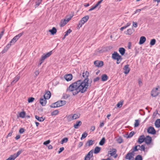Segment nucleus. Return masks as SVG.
Wrapping results in <instances>:
<instances>
[{"mask_svg":"<svg viewBox=\"0 0 160 160\" xmlns=\"http://www.w3.org/2000/svg\"><path fill=\"white\" fill-rule=\"evenodd\" d=\"M108 78V76L106 74H103L101 76V79L102 81H106Z\"/></svg>","mask_w":160,"mask_h":160,"instance_id":"24","label":"nucleus"},{"mask_svg":"<svg viewBox=\"0 0 160 160\" xmlns=\"http://www.w3.org/2000/svg\"><path fill=\"white\" fill-rule=\"evenodd\" d=\"M26 114L25 112L24 111L21 112L19 113V116L20 117L23 118L25 117Z\"/></svg>","mask_w":160,"mask_h":160,"instance_id":"34","label":"nucleus"},{"mask_svg":"<svg viewBox=\"0 0 160 160\" xmlns=\"http://www.w3.org/2000/svg\"><path fill=\"white\" fill-rule=\"evenodd\" d=\"M117 150L115 148L110 149L108 151V154H110L111 156H114V158H116L117 156L116 154Z\"/></svg>","mask_w":160,"mask_h":160,"instance_id":"3","label":"nucleus"},{"mask_svg":"<svg viewBox=\"0 0 160 160\" xmlns=\"http://www.w3.org/2000/svg\"><path fill=\"white\" fill-rule=\"evenodd\" d=\"M89 75V72L87 71H86L85 72H83L82 73V76L85 78V79H87L88 80V82H89V79L88 77Z\"/></svg>","mask_w":160,"mask_h":160,"instance_id":"18","label":"nucleus"},{"mask_svg":"<svg viewBox=\"0 0 160 160\" xmlns=\"http://www.w3.org/2000/svg\"><path fill=\"white\" fill-rule=\"evenodd\" d=\"M94 142V141H93L92 140H88L85 144V146L87 147V146H89L92 145L93 144Z\"/></svg>","mask_w":160,"mask_h":160,"instance_id":"23","label":"nucleus"},{"mask_svg":"<svg viewBox=\"0 0 160 160\" xmlns=\"http://www.w3.org/2000/svg\"><path fill=\"white\" fill-rule=\"evenodd\" d=\"M147 132L150 134H154L156 133V131L154 128L152 127H149L147 130Z\"/></svg>","mask_w":160,"mask_h":160,"instance_id":"7","label":"nucleus"},{"mask_svg":"<svg viewBox=\"0 0 160 160\" xmlns=\"http://www.w3.org/2000/svg\"><path fill=\"white\" fill-rule=\"evenodd\" d=\"M69 117L72 118V120L76 119L77 118H79L80 115L77 114H75L72 116V115H69L68 116Z\"/></svg>","mask_w":160,"mask_h":160,"instance_id":"21","label":"nucleus"},{"mask_svg":"<svg viewBox=\"0 0 160 160\" xmlns=\"http://www.w3.org/2000/svg\"><path fill=\"white\" fill-rule=\"evenodd\" d=\"M83 145V143L82 142H81L79 143L78 145V147L79 148H80Z\"/></svg>","mask_w":160,"mask_h":160,"instance_id":"59","label":"nucleus"},{"mask_svg":"<svg viewBox=\"0 0 160 160\" xmlns=\"http://www.w3.org/2000/svg\"><path fill=\"white\" fill-rule=\"evenodd\" d=\"M139 148H139V150L141 151H145V145H142L141 146H140V147H139Z\"/></svg>","mask_w":160,"mask_h":160,"instance_id":"44","label":"nucleus"},{"mask_svg":"<svg viewBox=\"0 0 160 160\" xmlns=\"http://www.w3.org/2000/svg\"><path fill=\"white\" fill-rule=\"evenodd\" d=\"M16 42L14 40H13V39L12 38L11 40V41L10 42V44H11V45H13L14 44L15 42Z\"/></svg>","mask_w":160,"mask_h":160,"instance_id":"60","label":"nucleus"},{"mask_svg":"<svg viewBox=\"0 0 160 160\" xmlns=\"http://www.w3.org/2000/svg\"><path fill=\"white\" fill-rule=\"evenodd\" d=\"M135 160H142V156L141 155H138L136 157Z\"/></svg>","mask_w":160,"mask_h":160,"instance_id":"36","label":"nucleus"},{"mask_svg":"<svg viewBox=\"0 0 160 160\" xmlns=\"http://www.w3.org/2000/svg\"><path fill=\"white\" fill-rule=\"evenodd\" d=\"M40 104L43 106H45L47 103V100L46 98L44 97L41 98L40 99Z\"/></svg>","mask_w":160,"mask_h":160,"instance_id":"9","label":"nucleus"},{"mask_svg":"<svg viewBox=\"0 0 160 160\" xmlns=\"http://www.w3.org/2000/svg\"><path fill=\"white\" fill-rule=\"evenodd\" d=\"M145 139V136L144 135H141L138 138V140L137 141V142H138L139 144H141L144 141Z\"/></svg>","mask_w":160,"mask_h":160,"instance_id":"15","label":"nucleus"},{"mask_svg":"<svg viewBox=\"0 0 160 160\" xmlns=\"http://www.w3.org/2000/svg\"><path fill=\"white\" fill-rule=\"evenodd\" d=\"M105 138L103 137L102 138V139L101 140L100 142H99V144L100 145L102 146L103 145L104 143H105Z\"/></svg>","mask_w":160,"mask_h":160,"instance_id":"32","label":"nucleus"},{"mask_svg":"<svg viewBox=\"0 0 160 160\" xmlns=\"http://www.w3.org/2000/svg\"><path fill=\"white\" fill-rule=\"evenodd\" d=\"M52 53V51H50L49 52L45 54H44V55L46 57V58H47L48 57H49Z\"/></svg>","mask_w":160,"mask_h":160,"instance_id":"40","label":"nucleus"},{"mask_svg":"<svg viewBox=\"0 0 160 160\" xmlns=\"http://www.w3.org/2000/svg\"><path fill=\"white\" fill-rule=\"evenodd\" d=\"M122 57H121V58L120 59H116L117 60V64H119L120 63L121 61H122Z\"/></svg>","mask_w":160,"mask_h":160,"instance_id":"55","label":"nucleus"},{"mask_svg":"<svg viewBox=\"0 0 160 160\" xmlns=\"http://www.w3.org/2000/svg\"><path fill=\"white\" fill-rule=\"evenodd\" d=\"M20 78V75L18 74L13 79V80L11 84L12 85H14L15 83L17 82L19 79Z\"/></svg>","mask_w":160,"mask_h":160,"instance_id":"10","label":"nucleus"},{"mask_svg":"<svg viewBox=\"0 0 160 160\" xmlns=\"http://www.w3.org/2000/svg\"><path fill=\"white\" fill-rule=\"evenodd\" d=\"M117 142H118V143H120V144L121 143H122V140L121 138H118L117 139Z\"/></svg>","mask_w":160,"mask_h":160,"instance_id":"53","label":"nucleus"},{"mask_svg":"<svg viewBox=\"0 0 160 160\" xmlns=\"http://www.w3.org/2000/svg\"><path fill=\"white\" fill-rule=\"evenodd\" d=\"M64 78L67 81H69L72 79V76L71 74H67L64 76Z\"/></svg>","mask_w":160,"mask_h":160,"instance_id":"14","label":"nucleus"},{"mask_svg":"<svg viewBox=\"0 0 160 160\" xmlns=\"http://www.w3.org/2000/svg\"><path fill=\"white\" fill-rule=\"evenodd\" d=\"M47 58L44 55V54H43V55L41 57L40 60H41V61L44 62V60L45 59H46Z\"/></svg>","mask_w":160,"mask_h":160,"instance_id":"49","label":"nucleus"},{"mask_svg":"<svg viewBox=\"0 0 160 160\" xmlns=\"http://www.w3.org/2000/svg\"><path fill=\"white\" fill-rule=\"evenodd\" d=\"M155 125L156 127L159 128L160 127V119H157L155 123Z\"/></svg>","mask_w":160,"mask_h":160,"instance_id":"29","label":"nucleus"},{"mask_svg":"<svg viewBox=\"0 0 160 160\" xmlns=\"http://www.w3.org/2000/svg\"><path fill=\"white\" fill-rule=\"evenodd\" d=\"M51 96V92L49 91H47L43 96L44 97L46 98V99L50 98Z\"/></svg>","mask_w":160,"mask_h":160,"instance_id":"20","label":"nucleus"},{"mask_svg":"<svg viewBox=\"0 0 160 160\" xmlns=\"http://www.w3.org/2000/svg\"><path fill=\"white\" fill-rule=\"evenodd\" d=\"M90 158L89 157H87V156H85L84 158V160H90Z\"/></svg>","mask_w":160,"mask_h":160,"instance_id":"64","label":"nucleus"},{"mask_svg":"<svg viewBox=\"0 0 160 160\" xmlns=\"http://www.w3.org/2000/svg\"><path fill=\"white\" fill-rule=\"evenodd\" d=\"M58 112V110H56L52 112L51 114L52 116L55 115H57Z\"/></svg>","mask_w":160,"mask_h":160,"instance_id":"41","label":"nucleus"},{"mask_svg":"<svg viewBox=\"0 0 160 160\" xmlns=\"http://www.w3.org/2000/svg\"><path fill=\"white\" fill-rule=\"evenodd\" d=\"M129 65L128 64L124 66L123 68L124 71L123 72L125 74H128L130 71V69L129 68Z\"/></svg>","mask_w":160,"mask_h":160,"instance_id":"12","label":"nucleus"},{"mask_svg":"<svg viewBox=\"0 0 160 160\" xmlns=\"http://www.w3.org/2000/svg\"><path fill=\"white\" fill-rule=\"evenodd\" d=\"M121 56L119 55L116 52H114L112 54V58L114 59H120Z\"/></svg>","mask_w":160,"mask_h":160,"instance_id":"8","label":"nucleus"},{"mask_svg":"<svg viewBox=\"0 0 160 160\" xmlns=\"http://www.w3.org/2000/svg\"><path fill=\"white\" fill-rule=\"evenodd\" d=\"M158 88H153L151 92L152 96L153 97H156L159 95V93L158 92Z\"/></svg>","mask_w":160,"mask_h":160,"instance_id":"5","label":"nucleus"},{"mask_svg":"<svg viewBox=\"0 0 160 160\" xmlns=\"http://www.w3.org/2000/svg\"><path fill=\"white\" fill-rule=\"evenodd\" d=\"M61 105L60 101H59L52 104L50 106V107L52 108H57L61 107Z\"/></svg>","mask_w":160,"mask_h":160,"instance_id":"11","label":"nucleus"},{"mask_svg":"<svg viewBox=\"0 0 160 160\" xmlns=\"http://www.w3.org/2000/svg\"><path fill=\"white\" fill-rule=\"evenodd\" d=\"M89 18V16L88 15H86L83 17L82 18V20L84 23L86 22Z\"/></svg>","mask_w":160,"mask_h":160,"instance_id":"27","label":"nucleus"},{"mask_svg":"<svg viewBox=\"0 0 160 160\" xmlns=\"http://www.w3.org/2000/svg\"><path fill=\"white\" fill-rule=\"evenodd\" d=\"M152 141V138L149 136H147L145 138L144 141L145 143L148 145L151 143Z\"/></svg>","mask_w":160,"mask_h":160,"instance_id":"13","label":"nucleus"},{"mask_svg":"<svg viewBox=\"0 0 160 160\" xmlns=\"http://www.w3.org/2000/svg\"><path fill=\"white\" fill-rule=\"evenodd\" d=\"M34 74L35 75V77H36L39 74V72L38 70L34 72Z\"/></svg>","mask_w":160,"mask_h":160,"instance_id":"62","label":"nucleus"},{"mask_svg":"<svg viewBox=\"0 0 160 160\" xmlns=\"http://www.w3.org/2000/svg\"><path fill=\"white\" fill-rule=\"evenodd\" d=\"M146 40V38L144 36H142L140 38L139 42V44L140 45L144 43Z\"/></svg>","mask_w":160,"mask_h":160,"instance_id":"22","label":"nucleus"},{"mask_svg":"<svg viewBox=\"0 0 160 160\" xmlns=\"http://www.w3.org/2000/svg\"><path fill=\"white\" fill-rule=\"evenodd\" d=\"M64 150V148L63 147L60 148L59 150L58 151V153H60Z\"/></svg>","mask_w":160,"mask_h":160,"instance_id":"57","label":"nucleus"},{"mask_svg":"<svg viewBox=\"0 0 160 160\" xmlns=\"http://www.w3.org/2000/svg\"><path fill=\"white\" fill-rule=\"evenodd\" d=\"M82 124L81 121H76L75 124L73 126L74 128L77 129L78 128V127L80 126Z\"/></svg>","mask_w":160,"mask_h":160,"instance_id":"17","label":"nucleus"},{"mask_svg":"<svg viewBox=\"0 0 160 160\" xmlns=\"http://www.w3.org/2000/svg\"><path fill=\"white\" fill-rule=\"evenodd\" d=\"M49 31L51 32V34L53 35L56 33L57 32V29L55 27H53L52 29L49 30Z\"/></svg>","mask_w":160,"mask_h":160,"instance_id":"25","label":"nucleus"},{"mask_svg":"<svg viewBox=\"0 0 160 160\" xmlns=\"http://www.w3.org/2000/svg\"><path fill=\"white\" fill-rule=\"evenodd\" d=\"M8 50V49H7V48L5 47L2 52V53L3 54L5 53Z\"/></svg>","mask_w":160,"mask_h":160,"instance_id":"58","label":"nucleus"},{"mask_svg":"<svg viewBox=\"0 0 160 160\" xmlns=\"http://www.w3.org/2000/svg\"><path fill=\"white\" fill-rule=\"evenodd\" d=\"M23 34V32H22L16 35L17 37L19 39Z\"/></svg>","mask_w":160,"mask_h":160,"instance_id":"50","label":"nucleus"},{"mask_svg":"<svg viewBox=\"0 0 160 160\" xmlns=\"http://www.w3.org/2000/svg\"><path fill=\"white\" fill-rule=\"evenodd\" d=\"M23 150L20 149L17 152V153H14L11 155L10 157L6 160H14L18 157L20 155Z\"/></svg>","mask_w":160,"mask_h":160,"instance_id":"2","label":"nucleus"},{"mask_svg":"<svg viewBox=\"0 0 160 160\" xmlns=\"http://www.w3.org/2000/svg\"><path fill=\"white\" fill-rule=\"evenodd\" d=\"M50 142V141L49 140H48L43 142V144L45 145H47L49 144Z\"/></svg>","mask_w":160,"mask_h":160,"instance_id":"52","label":"nucleus"},{"mask_svg":"<svg viewBox=\"0 0 160 160\" xmlns=\"http://www.w3.org/2000/svg\"><path fill=\"white\" fill-rule=\"evenodd\" d=\"M68 139L67 138H64L62 139L61 143L62 144L64 143H66L68 142Z\"/></svg>","mask_w":160,"mask_h":160,"instance_id":"38","label":"nucleus"},{"mask_svg":"<svg viewBox=\"0 0 160 160\" xmlns=\"http://www.w3.org/2000/svg\"><path fill=\"white\" fill-rule=\"evenodd\" d=\"M94 64L96 67H101L103 65V62L102 61L96 60L94 62Z\"/></svg>","mask_w":160,"mask_h":160,"instance_id":"6","label":"nucleus"},{"mask_svg":"<svg viewBox=\"0 0 160 160\" xmlns=\"http://www.w3.org/2000/svg\"><path fill=\"white\" fill-rule=\"evenodd\" d=\"M95 8V7H94V6H92L91 8L88 10L89 11H91L94 9Z\"/></svg>","mask_w":160,"mask_h":160,"instance_id":"63","label":"nucleus"},{"mask_svg":"<svg viewBox=\"0 0 160 160\" xmlns=\"http://www.w3.org/2000/svg\"><path fill=\"white\" fill-rule=\"evenodd\" d=\"M138 147H140V145H135L130 150L131 151H132L133 153H134V152L138 151L139 150V148H138Z\"/></svg>","mask_w":160,"mask_h":160,"instance_id":"19","label":"nucleus"},{"mask_svg":"<svg viewBox=\"0 0 160 160\" xmlns=\"http://www.w3.org/2000/svg\"><path fill=\"white\" fill-rule=\"evenodd\" d=\"M25 131V130L23 128H21L19 130V132L20 133H22Z\"/></svg>","mask_w":160,"mask_h":160,"instance_id":"56","label":"nucleus"},{"mask_svg":"<svg viewBox=\"0 0 160 160\" xmlns=\"http://www.w3.org/2000/svg\"><path fill=\"white\" fill-rule=\"evenodd\" d=\"M67 21H66V20L64 19L63 21H62L61 22L60 26L63 27L65 26L67 23Z\"/></svg>","mask_w":160,"mask_h":160,"instance_id":"33","label":"nucleus"},{"mask_svg":"<svg viewBox=\"0 0 160 160\" xmlns=\"http://www.w3.org/2000/svg\"><path fill=\"white\" fill-rule=\"evenodd\" d=\"M72 32V30L70 29H68L67 31L65 32V34L63 38H64L65 37L68 36Z\"/></svg>","mask_w":160,"mask_h":160,"instance_id":"31","label":"nucleus"},{"mask_svg":"<svg viewBox=\"0 0 160 160\" xmlns=\"http://www.w3.org/2000/svg\"><path fill=\"white\" fill-rule=\"evenodd\" d=\"M134 131H132L131 132L128 136V138H131L134 134Z\"/></svg>","mask_w":160,"mask_h":160,"instance_id":"45","label":"nucleus"},{"mask_svg":"<svg viewBox=\"0 0 160 160\" xmlns=\"http://www.w3.org/2000/svg\"><path fill=\"white\" fill-rule=\"evenodd\" d=\"M101 148L98 147H96L95 148L94 153L95 154H97L101 150Z\"/></svg>","mask_w":160,"mask_h":160,"instance_id":"28","label":"nucleus"},{"mask_svg":"<svg viewBox=\"0 0 160 160\" xmlns=\"http://www.w3.org/2000/svg\"><path fill=\"white\" fill-rule=\"evenodd\" d=\"M123 101H120L119 102L117 105V106L118 108H120L122 107L123 105Z\"/></svg>","mask_w":160,"mask_h":160,"instance_id":"37","label":"nucleus"},{"mask_svg":"<svg viewBox=\"0 0 160 160\" xmlns=\"http://www.w3.org/2000/svg\"><path fill=\"white\" fill-rule=\"evenodd\" d=\"M134 153L130 150L126 155L125 158L126 159L131 160L132 158H133Z\"/></svg>","mask_w":160,"mask_h":160,"instance_id":"4","label":"nucleus"},{"mask_svg":"<svg viewBox=\"0 0 160 160\" xmlns=\"http://www.w3.org/2000/svg\"><path fill=\"white\" fill-rule=\"evenodd\" d=\"M134 32V30L133 28L128 29L127 31L125 32L126 35H131Z\"/></svg>","mask_w":160,"mask_h":160,"instance_id":"16","label":"nucleus"},{"mask_svg":"<svg viewBox=\"0 0 160 160\" xmlns=\"http://www.w3.org/2000/svg\"><path fill=\"white\" fill-rule=\"evenodd\" d=\"M139 125V121L138 120H135V122L134 123V127H137Z\"/></svg>","mask_w":160,"mask_h":160,"instance_id":"46","label":"nucleus"},{"mask_svg":"<svg viewBox=\"0 0 160 160\" xmlns=\"http://www.w3.org/2000/svg\"><path fill=\"white\" fill-rule=\"evenodd\" d=\"M34 100V98L32 97L28 99V102H32Z\"/></svg>","mask_w":160,"mask_h":160,"instance_id":"47","label":"nucleus"},{"mask_svg":"<svg viewBox=\"0 0 160 160\" xmlns=\"http://www.w3.org/2000/svg\"><path fill=\"white\" fill-rule=\"evenodd\" d=\"M119 51L122 55H123L125 53V49L123 48H120L119 49Z\"/></svg>","mask_w":160,"mask_h":160,"instance_id":"26","label":"nucleus"},{"mask_svg":"<svg viewBox=\"0 0 160 160\" xmlns=\"http://www.w3.org/2000/svg\"><path fill=\"white\" fill-rule=\"evenodd\" d=\"M11 45V44L9 43L6 45L5 47L7 48V49H8L10 48Z\"/></svg>","mask_w":160,"mask_h":160,"instance_id":"61","label":"nucleus"},{"mask_svg":"<svg viewBox=\"0 0 160 160\" xmlns=\"http://www.w3.org/2000/svg\"><path fill=\"white\" fill-rule=\"evenodd\" d=\"M156 41L155 39H152L150 42V44L151 46L154 45L156 42Z\"/></svg>","mask_w":160,"mask_h":160,"instance_id":"43","label":"nucleus"},{"mask_svg":"<svg viewBox=\"0 0 160 160\" xmlns=\"http://www.w3.org/2000/svg\"><path fill=\"white\" fill-rule=\"evenodd\" d=\"M88 135V133L85 132H84L82 135V137L81 138V139L82 140V139L85 138Z\"/></svg>","mask_w":160,"mask_h":160,"instance_id":"39","label":"nucleus"},{"mask_svg":"<svg viewBox=\"0 0 160 160\" xmlns=\"http://www.w3.org/2000/svg\"><path fill=\"white\" fill-rule=\"evenodd\" d=\"M92 80L89 82L87 79L83 80H78L70 84L67 89V92H72L73 95H75L79 92L81 93L85 92L87 90L89 87L91 86Z\"/></svg>","mask_w":160,"mask_h":160,"instance_id":"1","label":"nucleus"},{"mask_svg":"<svg viewBox=\"0 0 160 160\" xmlns=\"http://www.w3.org/2000/svg\"><path fill=\"white\" fill-rule=\"evenodd\" d=\"M42 0H38L36 2V5L35 6V8L38 7L40 4L41 3Z\"/></svg>","mask_w":160,"mask_h":160,"instance_id":"42","label":"nucleus"},{"mask_svg":"<svg viewBox=\"0 0 160 160\" xmlns=\"http://www.w3.org/2000/svg\"><path fill=\"white\" fill-rule=\"evenodd\" d=\"M60 102L61 104V106L65 105L66 103V101L65 100H60Z\"/></svg>","mask_w":160,"mask_h":160,"instance_id":"48","label":"nucleus"},{"mask_svg":"<svg viewBox=\"0 0 160 160\" xmlns=\"http://www.w3.org/2000/svg\"><path fill=\"white\" fill-rule=\"evenodd\" d=\"M100 79V78L98 77H96V78H95L94 79H93V82H95L97 81H99V80Z\"/></svg>","mask_w":160,"mask_h":160,"instance_id":"51","label":"nucleus"},{"mask_svg":"<svg viewBox=\"0 0 160 160\" xmlns=\"http://www.w3.org/2000/svg\"><path fill=\"white\" fill-rule=\"evenodd\" d=\"M93 153L92 150H91L86 156L91 158L93 156Z\"/></svg>","mask_w":160,"mask_h":160,"instance_id":"35","label":"nucleus"},{"mask_svg":"<svg viewBox=\"0 0 160 160\" xmlns=\"http://www.w3.org/2000/svg\"><path fill=\"white\" fill-rule=\"evenodd\" d=\"M133 27L135 28H137L138 26V24L137 22H133Z\"/></svg>","mask_w":160,"mask_h":160,"instance_id":"54","label":"nucleus"},{"mask_svg":"<svg viewBox=\"0 0 160 160\" xmlns=\"http://www.w3.org/2000/svg\"><path fill=\"white\" fill-rule=\"evenodd\" d=\"M35 118L39 122H42L44 120L42 117H39L37 115L35 116Z\"/></svg>","mask_w":160,"mask_h":160,"instance_id":"30","label":"nucleus"}]
</instances>
